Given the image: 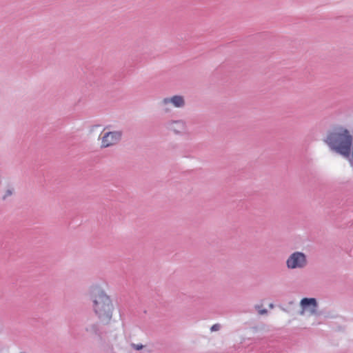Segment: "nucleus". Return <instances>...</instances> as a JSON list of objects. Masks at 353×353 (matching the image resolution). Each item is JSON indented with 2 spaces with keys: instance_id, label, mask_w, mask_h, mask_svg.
<instances>
[{
  "instance_id": "1",
  "label": "nucleus",
  "mask_w": 353,
  "mask_h": 353,
  "mask_svg": "<svg viewBox=\"0 0 353 353\" xmlns=\"http://www.w3.org/2000/svg\"><path fill=\"white\" fill-rule=\"evenodd\" d=\"M90 296L95 314L101 321L108 323L112 319L114 308L110 296L99 287H93Z\"/></svg>"
},
{
  "instance_id": "2",
  "label": "nucleus",
  "mask_w": 353,
  "mask_h": 353,
  "mask_svg": "<svg viewBox=\"0 0 353 353\" xmlns=\"http://www.w3.org/2000/svg\"><path fill=\"white\" fill-rule=\"evenodd\" d=\"M325 141L332 150L344 157H350L352 136L347 129L343 128L334 129L328 133Z\"/></svg>"
},
{
  "instance_id": "3",
  "label": "nucleus",
  "mask_w": 353,
  "mask_h": 353,
  "mask_svg": "<svg viewBox=\"0 0 353 353\" xmlns=\"http://www.w3.org/2000/svg\"><path fill=\"white\" fill-rule=\"evenodd\" d=\"M307 265L306 255L301 252H294L286 260V267L290 270L303 269Z\"/></svg>"
},
{
  "instance_id": "4",
  "label": "nucleus",
  "mask_w": 353,
  "mask_h": 353,
  "mask_svg": "<svg viewBox=\"0 0 353 353\" xmlns=\"http://www.w3.org/2000/svg\"><path fill=\"white\" fill-rule=\"evenodd\" d=\"M123 134L122 130L104 132L101 137V148H107L118 144L121 141Z\"/></svg>"
},
{
  "instance_id": "5",
  "label": "nucleus",
  "mask_w": 353,
  "mask_h": 353,
  "mask_svg": "<svg viewBox=\"0 0 353 353\" xmlns=\"http://www.w3.org/2000/svg\"><path fill=\"white\" fill-rule=\"evenodd\" d=\"M165 127L168 130L172 132L176 135L183 134L187 130L186 122L183 119L168 120L165 123Z\"/></svg>"
},
{
  "instance_id": "6",
  "label": "nucleus",
  "mask_w": 353,
  "mask_h": 353,
  "mask_svg": "<svg viewBox=\"0 0 353 353\" xmlns=\"http://www.w3.org/2000/svg\"><path fill=\"white\" fill-rule=\"evenodd\" d=\"M302 309L300 314L303 315L305 311H308L311 315L316 314L317 312L318 303L314 298H303L300 302Z\"/></svg>"
},
{
  "instance_id": "7",
  "label": "nucleus",
  "mask_w": 353,
  "mask_h": 353,
  "mask_svg": "<svg viewBox=\"0 0 353 353\" xmlns=\"http://www.w3.org/2000/svg\"><path fill=\"white\" fill-rule=\"evenodd\" d=\"M172 104L176 108H183L185 105V97L182 95H174L170 97H165L161 101L162 106H167Z\"/></svg>"
},
{
  "instance_id": "8",
  "label": "nucleus",
  "mask_w": 353,
  "mask_h": 353,
  "mask_svg": "<svg viewBox=\"0 0 353 353\" xmlns=\"http://www.w3.org/2000/svg\"><path fill=\"white\" fill-rule=\"evenodd\" d=\"M85 332L90 336L102 338V331L97 322L87 323L85 326Z\"/></svg>"
},
{
  "instance_id": "9",
  "label": "nucleus",
  "mask_w": 353,
  "mask_h": 353,
  "mask_svg": "<svg viewBox=\"0 0 353 353\" xmlns=\"http://www.w3.org/2000/svg\"><path fill=\"white\" fill-rule=\"evenodd\" d=\"M221 329V325L219 324V323H216V324H214L211 327H210V331L211 332H216V331H218Z\"/></svg>"
},
{
  "instance_id": "10",
  "label": "nucleus",
  "mask_w": 353,
  "mask_h": 353,
  "mask_svg": "<svg viewBox=\"0 0 353 353\" xmlns=\"http://www.w3.org/2000/svg\"><path fill=\"white\" fill-rule=\"evenodd\" d=\"M12 194V190L10 189L7 190L5 194L3 196V199L5 200L7 197L11 196Z\"/></svg>"
},
{
  "instance_id": "11",
  "label": "nucleus",
  "mask_w": 353,
  "mask_h": 353,
  "mask_svg": "<svg viewBox=\"0 0 353 353\" xmlns=\"http://www.w3.org/2000/svg\"><path fill=\"white\" fill-rule=\"evenodd\" d=\"M132 347L136 350H140L143 348V345L141 344H132Z\"/></svg>"
},
{
  "instance_id": "12",
  "label": "nucleus",
  "mask_w": 353,
  "mask_h": 353,
  "mask_svg": "<svg viewBox=\"0 0 353 353\" xmlns=\"http://www.w3.org/2000/svg\"><path fill=\"white\" fill-rule=\"evenodd\" d=\"M259 313L261 315L266 314L268 313V310L266 309L259 310Z\"/></svg>"
},
{
  "instance_id": "13",
  "label": "nucleus",
  "mask_w": 353,
  "mask_h": 353,
  "mask_svg": "<svg viewBox=\"0 0 353 353\" xmlns=\"http://www.w3.org/2000/svg\"><path fill=\"white\" fill-rule=\"evenodd\" d=\"M165 112H169V111H170V110H168V108H166V109L165 110Z\"/></svg>"
},
{
  "instance_id": "14",
  "label": "nucleus",
  "mask_w": 353,
  "mask_h": 353,
  "mask_svg": "<svg viewBox=\"0 0 353 353\" xmlns=\"http://www.w3.org/2000/svg\"><path fill=\"white\" fill-rule=\"evenodd\" d=\"M270 307H273V304H270Z\"/></svg>"
}]
</instances>
